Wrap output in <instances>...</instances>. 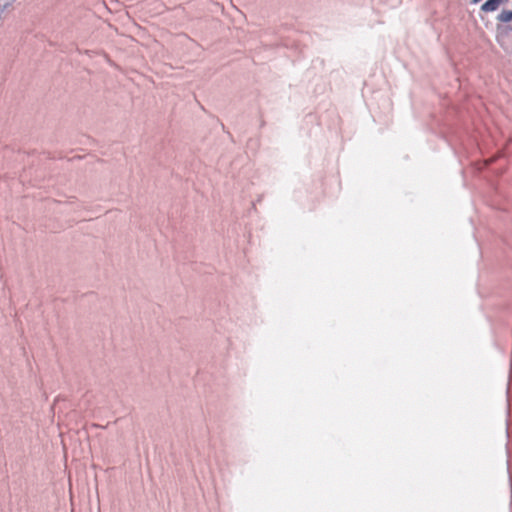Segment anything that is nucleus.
<instances>
[{
  "mask_svg": "<svg viewBox=\"0 0 512 512\" xmlns=\"http://www.w3.org/2000/svg\"><path fill=\"white\" fill-rule=\"evenodd\" d=\"M501 2L502 0H487L482 4L481 10L484 12L495 11L499 7Z\"/></svg>",
  "mask_w": 512,
  "mask_h": 512,
  "instance_id": "nucleus-1",
  "label": "nucleus"
},
{
  "mask_svg": "<svg viewBox=\"0 0 512 512\" xmlns=\"http://www.w3.org/2000/svg\"><path fill=\"white\" fill-rule=\"evenodd\" d=\"M498 19L501 22H510V21H512V11H502L498 15Z\"/></svg>",
  "mask_w": 512,
  "mask_h": 512,
  "instance_id": "nucleus-2",
  "label": "nucleus"
},
{
  "mask_svg": "<svg viewBox=\"0 0 512 512\" xmlns=\"http://www.w3.org/2000/svg\"><path fill=\"white\" fill-rule=\"evenodd\" d=\"M471 1H472V3H478V2H480L481 0H471Z\"/></svg>",
  "mask_w": 512,
  "mask_h": 512,
  "instance_id": "nucleus-3",
  "label": "nucleus"
},
{
  "mask_svg": "<svg viewBox=\"0 0 512 512\" xmlns=\"http://www.w3.org/2000/svg\"><path fill=\"white\" fill-rule=\"evenodd\" d=\"M494 160H495V158H492V159H490V160L488 161V163L493 162Z\"/></svg>",
  "mask_w": 512,
  "mask_h": 512,
  "instance_id": "nucleus-4",
  "label": "nucleus"
}]
</instances>
